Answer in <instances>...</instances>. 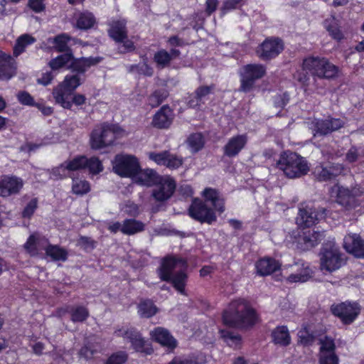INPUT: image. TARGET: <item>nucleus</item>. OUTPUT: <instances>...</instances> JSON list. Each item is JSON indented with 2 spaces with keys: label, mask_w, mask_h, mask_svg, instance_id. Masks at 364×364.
<instances>
[{
  "label": "nucleus",
  "mask_w": 364,
  "mask_h": 364,
  "mask_svg": "<svg viewBox=\"0 0 364 364\" xmlns=\"http://www.w3.org/2000/svg\"><path fill=\"white\" fill-rule=\"evenodd\" d=\"M339 68L333 64L325 57L309 55L304 58L300 66L294 74V77L301 86L306 90L309 83L310 77L314 79H333L338 76Z\"/></svg>",
  "instance_id": "3"
},
{
  "label": "nucleus",
  "mask_w": 364,
  "mask_h": 364,
  "mask_svg": "<svg viewBox=\"0 0 364 364\" xmlns=\"http://www.w3.org/2000/svg\"><path fill=\"white\" fill-rule=\"evenodd\" d=\"M323 26L333 39L338 42H341L344 39L345 36L341 31V22L334 16L326 18L323 21Z\"/></svg>",
  "instance_id": "30"
},
{
  "label": "nucleus",
  "mask_w": 364,
  "mask_h": 364,
  "mask_svg": "<svg viewBox=\"0 0 364 364\" xmlns=\"http://www.w3.org/2000/svg\"><path fill=\"white\" fill-rule=\"evenodd\" d=\"M141 170L138 159L134 155L117 154L113 161V171L124 178H135Z\"/></svg>",
  "instance_id": "8"
},
{
  "label": "nucleus",
  "mask_w": 364,
  "mask_h": 364,
  "mask_svg": "<svg viewBox=\"0 0 364 364\" xmlns=\"http://www.w3.org/2000/svg\"><path fill=\"white\" fill-rule=\"evenodd\" d=\"M316 213L309 208H300L296 218V223L304 228H309L317 221Z\"/></svg>",
  "instance_id": "32"
},
{
  "label": "nucleus",
  "mask_w": 364,
  "mask_h": 364,
  "mask_svg": "<svg viewBox=\"0 0 364 364\" xmlns=\"http://www.w3.org/2000/svg\"><path fill=\"white\" fill-rule=\"evenodd\" d=\"M180 264L182 267H187V260L181 257L174 255H166L162 258L160 265L156 269L159 279L163 282H168L171 276L174 274L173 270Z\"/></svg>",
  "instance_id": "16"
},
{
  "label": "nucleus",
  "mask_w": 364,
  "mask_h": 364,
  "mask_svg": "<svg viewBox=\"0 0 364 364\" xmlns=\"http://www.w3.org/2000/svg\"><path fill=\"white\" fill-rule=\"evenodd\" d=\"M331 313L338 318L343 325L353 323L360 314V306L356 301H346L333 304L330 307Z\"/></svg>",
  "instance_id": "10"
},
{
  "label": "nucleus",
  "mask_w": 364,
  "mask_h": 364,
  "mask_svg": "<svg viewBox=\"0 0 364 364\" xmlns=\"http://www.w3.org/2000/svg\"><path fill=\"white\" fill-rule=\"evenodd\" d=\"M204 200L193 198L188 208V214L196 221L211 225L217 220L216 213L219 215L225 210V200L220 191L208 187L202 193Z\"/></svg>",
  "instance_id": "2"
},
{
  "label": "nucleus",
  "mask_w": 364,
  "mask_h": 364,
  "mask_svg": "<svg viewBox=\"0 0 364 364\" xmlns=\"http://www.w3.org/2000/svg\"><path fill=\"white\" fill-rule=\"evenodd\" d=\"M283 41L278 37H268L258 46L256 54L263 61H269L277 58L283 50Z\"/></svg>",
  "instance_id": "12"
},
{
  "label": "nucleus",
  "mask_w": 364,
  "mask_h": 364,
  "mask_svg": "<svg viewBox=\"0 0 364 364\" xmlns=\"http://www.w3.org/2000/svg\"><path fill=\"white\" fill-rule=\"evenodd\" d=\"M72 191L75 195L83 196L90 191V184L86 180L73 178Z\"/></svg>",
  "instance_id": "46"
},
{
  "label": "nucleus",
  "mask_w": 364,
  "mask_h": 364,
  "mask_svg": "<svg viewBox=\"0 0 364 364\" xmlns=\"http://www.w3.org/2000/svg\"><path fill=\"white\" fill-rule=\"evenodd\" d=\"M345 171L344 166L331 161L319 163L312 170L315 179L319 182H326L335 179Z\"/></svg>",
  "instance_id": "13"
},
{
  "label": "nucleus",
  "mask_w": 364,
  "mask_h": 364,
  "mask_svg": "<svg viewBox=\"0 0 364 364\" xmlns=\"http://www.w3.org/2000/svg\"><path fill=\"white\" fill-rule=\"evenodd\" d=\"M71 37L65 33L56 35L54 37H50L47 39L48 43L53 45V49L58 53L73 52L69 46Z\"/></svg>",
  "instance_id": "29"
},
{
  "label": "nucleus",
  "mask_w": 364,
  "mask_h": 364,
  "mask_svg": "<svg viewBox=\"0 0 364 364\" xmlns=\"http://www.w3.org/2000/svg\"><path fill=\"white\" fill-rule=\"evenodd\" d=\"M23 181L16 176H4L0 180V196L6 198L18 194L23 188Z\"/></svg>",
  "instance_id": "20"
},
{
  "label": "nucleus",
  "mask_w": 364,
  "mask_h": 364,
  "mask_svg": "<svg viewBox=\"0 0 364 364\" xmlns=\"http://www.w3.org/2000/svg\"><path fill=\"white\" fill-rule=\"evenodd\" d=\"M127 23L124 21L117 20L112 21L109 24V28L107 30L108 36L115 43L119 41H123L127 38Z\"/></svg>",
  "instance_id": "27"
},
{
  "label": "nucleus",
  "mask_w": 364,
  "mask_h": 364,
  "mask_svg": "<svg viewBox=\"0 0 364 364\" xmlns=\"http://www.w3.org/2000/svg\"><path fill=\"white\" fill-rule=\"evenodd\" d=\"M96 23L95 18L91 12H82L76 20V27L80 30H88Z\"/></svg>",
  "instance_id": "40"
},
{
  "label": "nucleus",
  "mask_w": 364,
  "mask_h": 364,
  "mask_svg": "<svg viewBox=\"0 0 364 364\" xmlns=\"http://www.w3.org/2000/svg\"><path fill=\"white\" fill-rule=\"evenodd\" d=\"M70 320L73 323H83L90 316L88 309L84 306H72L70 309Z\"/></svg>",
  "instance_id": "39"
},
{
  "label": "nucleus",
  "mask_w": 364,
  "mask_h": 364,
  "mask_svg": "<svg viewBox=\"0 0 364 364\" xmlns=\"http://www.w3.org/2000/svg\"><path fill=\"white\" fill-rule=\"evenodd\" d=\"M72 58H73V52H68L52 58L49 61L48 65L52 70H58L67 65Z\"/></svg>",
  "instance_id": "42"
},
{
  "label": "nucleus",
  "mask_w": 364,
  "mask_h": 364,
  "mask_svg": "<svg viewBox=\"0 0 364 364\" xmlns=\"http://www.w3.org/2000/svg\"><path fill=\"white\" fill-rule=\"evenodd\" d=\"M299 343L304 346L311 345L315 339L314 336L306 328L301 330L298 333Z\"/></svg>",
  "instance_id": "60"
},
{
  "label": "nucleus",
  "mask_w": 364,
  "mask_h": 364,
  "mask_svg": "<svg viewBox=\"0 0 364 364\" xmlns=\"http://www.w3.org/2000/svg\"><path fill=\"white\" fill-rule=\"evenodd\" d=\"M272 342L281 347H287L291 343V338L287 326L282 325L275 327L271 332Z\"/></svg>",
  "instance_id": "26"
},
{
  "label": "nucleus",
  "mask_w": 364,
  "mask_h": 364,
  "mask_svg": "<svg viewBox=\"0 0 364 364\" xmlns=\"http://www.w3.org/2000/svg\"><path fill=\"white\" fill-rule=\"evenodd\" d=\"M267 73L266 66L260 63H250L243 66L240 73V91L249 93L255 87L257 80L262 78Z\"/></svg>",
  "instance_id": "7"
},
{
  "label": "nucleus",
  "mask_w": 364,
  "mask_h": 364,
  "mask_svg": "<svg viewBox=\"0 0 364 364\" xmlns=\"http://www.w3.org/2000/svg\"><path fill=\"white\" fill-rule=\"evenodd\" d=\"M85 169L87 168L92 174H98L103 171V165L102 161L97 156L87 158L85 156Z\"/></svg>",
  "instance_id": "47"
},
{
  "label": "nucleus",
  "mask_w": 364,
  "mask_h": 364,
  "mask_svg": "<svg viewBox=\"0 0 364 364\" xmlns=\"http://www.w3.org/2000/svg\"><path fill=\"white\" fill-rule=\"evenodd\" d=\"M281 264L274 258L264 257L255 262L257 274L261 277L270 275L280 269Z\"/></svg>",
  "instance_id": "25"
},
{
  "label": "nucleus",
  "mask_w": 364,
  "mask_h": 364,
  "mask_svg": "<svg viewBox=\"0 0 364 364\" xmlns=\"http://www.w3.org/2000/svg\"><path fill=\"white\" fill-rule=\"evenodd\" d=\"M151 338L161 346L173 351L178 346L176 339L165 328L156 327L150 333Z\"/></svg>",
  "instance_id": "22"
},
{
  "label": "nucleus",
  "mask_w": 364,
  "mask_h": 364,
  "mask_svg": "<svg viewBox=\"0 0 364 364\" xmlns=\"http://www.w3.org/2000/svg\"><path fill=\"white\" fill-rule=\"evenodd\" d=\"M322 237L323 233L319 231L304 229L296 238L297 248L302 251L309 250L318 245Z\"/></svg>",
  "instance_id": "18"
},
{
  "label": "nucleus",
  "mask_w": 364,
  "mask_h": 364,
  "mask_svg": "<svg viewBox=\"0 0 364 364\" xmlns=\"http://www.w3.org/2000/svg\"><path fill=\"white\" fill-rule=\"evenodd\" d=\"M332 192L336 193V202L348 210L359 205L358 198L363 193L360 187L348 188L338 183L332 187Z\"/></svg>",
  "instance_id": "11"
},
{
  "label": "nucleus",
  "mask_w": 364,
  "mask_h": 364,
  "mask_svg": "<svg viewBox=\"0 0 364 364\" xmlns=\"http://www.w3.org/2000/svg\"><path fill=\"white\" fill-rule=\"evenodd\" d=\"M183 160L181 157H179L175 154H171L168 151V157L166 161L165 166L169 169H177L182 166Z\"/></svg>",
  "instance_id": "61"
},
{
  "label": "nucleus",
  "mask_w": 364,
  "mask_h": 364,
  "mask_svg": "<svg viewBox=\"0 0 364 364\" xmlns=\"http://www.w3.org/2000/svg\"><path fill=\"white\" fill-rule=\"evenodd\" d=\"M117 43H121L117 47L118 53L120 54H126L128 53H132L135 50L136 46L134 43L128 38H125L123 41L117 42Z\"/></svg>",
  "instance_id": "62"
},
{
  "label": "nucleus",
  "mask_w": 364,
  "mask_h": 364,
  "mask_svg": "<svg viewBox=\"0 0 364 364\" xmlns=\"http://www.w3.org/2000/svg\"><path fill=\"white\" fill-rule=\"evenodd\" d=\"M133 349L136 352L143 353L146 355H151L154 353V349L150 343H147L142 337L141 333L137 336L135 340L131 342Z\"/></svg>",
  "instance_id": "43"
},
{
  "label": "nucleus",
  "mask_w": 364,
  "mask_h": 364,
  "mask_svg": "<svg viewBox=\"0 0 364 364\" xmlns=\"http://www.w3.org/2000/svg\"><path fill=\"white\" fill-rule=\"evenodd\" d=\"M219 334L223 341L230 347L238 348L242 345V336L228 329H220Z\"/></svg>",
  "instance_id": "38"
},
{
  "label": "nucleus",
  "mask_w": 364,
  "mask_h": 364,
  "mask_svg": "<svg viewBox=\"0 0 364 364\" xmlns=\"http://www.w3.org/2000/svg\"><path fill=\"white\" fill-rule=\"evenodd\" d=\"M36 41V39L32 36L25 33L20 36L16 41L15 45L13 48V55L15 57L19 56L23 52L26 48L33 44Z\"/></svg>",
  "instance_id": "37"
},
{
  "label": "nucleus",
  "mask_w": 364,
  "mask_h": 364,
  "mask_svg": "<svg viewBox=\"0 0 364 364\" xmlns=\"http://www.w3.org/2000/svg\"><path fill=\"white\" fill-rule=\"evenodd\" d=\"M68 169L65 168V161L57 167H54L50 171V177L54 180L63 179L68 177Z\"/></svg>",
  "instance_id": "59"
},
{
  "label": "nucleus",
  "mask_w": 364,
  "mask_h": 364,
  "mask_svg": "<svg viewBox=\"0 0 364 364\" xmlns=\"http://www.w3.org/2000/svg\"><path fill=\"white\" fill-rule=\"evenodd\" d=\"M145 225L143 222L134 218L125 219L122 225L121 232L127 235H133L144 231Z\"/></svg>",
  "instance_id": "33"
},
{
  "label": "nucleus",
  "mask_w": 364,
  "mask_h": 364,
  "mask_svg": "<svg viewBox=\"0 0 364 364\" xmlns=\"http://www.w3.org/2000/svg\"><path fill=\"white\" fill-rule=\"evenodd\" d=\"M259 321L260 316L257 309L248 299L244 297L230 301L221 314L224 326L240 331L250 330Z\"/></svg>",
  "instance_id": "1"
},
{
  "label": "nucleus",
  "mask_w": 364,
  "mask_h": 364,
  "mask_svg": "<svg viewBox=\"0 0 364 364\" xmlns=\"http://www.w3.org/2000/svg\"><path fill=\"white\" fill-rule=\"evenodd\" d=\"M188 282V274L184 270H179L171 276V279L168 280L173 287L177 290L181 294L186 295V286Z\"/></svg>",
  "instance_id": "35"
},
{
  "label": "nucleus",
  "mask_w": 364,
  "mask_h": 364,
  "mask_svg": "<svg viewBox=\"0 0 364 364\" xmlns=\"http://www.w3.org/2000/svg\"><path fill=\"white\" fill-rule=\"evenodd\" d=\"M247 141L248 137L246 134L232 136L223 148L224 156L228 158L237 156L246 146Z\"/></svg>",
  "instance_id": "21"
},
{
  "label": "nucleus",
  "mask_w": 364,
  "mask_h": 364,
  "mask_svg": "<svg viewBox=\"0 0 364 364\" xmlns=\"http://www.w3.org/2000/svg\"><path fill=\"white\" fill-rule=\"evenodd\" d=\"M213 89V85H201L199 86L194 92V94L191 96V98L188 101V105L191 107H200L202 100L204 97L208 96L212 92Z\"/></svg>",
  "instance_id": "34"
},
{
  "label": "nucleus",
  "mask_w": 364,
  "mask_h": 364,
  "mask_svg": "<svg viewBox=\"0 0 364 364\" xmlns=\"http://www.w3.org/2000/svg\"><path fill=\"white\" fill-rule=\"evenodd\" d=\"M16 74L15 61L11 55L0 50V80H9Z\"/></svg>",
  "instance_id": "24"
},
{
  "label": "nucleus",
  "mask_w": 364,
  "mask_h": 364,
  "mask_svg": "<svg viewBox=\"0 0 364 364\" xmlns=\"http://www.w3.org/2000/svg\"><path fill=\"white\" fill-rule=\"evenodd\" d=\"M175 114L168 105H164L154 114L151 126L157 129H168L174 120Z\"/></svg>",
  "instance_id": "17"
},
{
  "label": "nucleus",
  "mask_w": 364,
  "mask_h": 364,
  "mask_svg": "<svg viewBox=\"0 0 364 364\" xmlns=\"http://www.w3.org/2000/svg\"><path fill=\"white\" fill-rule=\"evenodd\" d=\"M122 132L123 129L115 124L104 122L96 126L90 134V149L99 151L114 146Z\"/></svg>",
  "instance_id": "4"
},
{
  "label": "nucleus",
  "mask_w": 364,
  "mask_h": 364,
  "mask_svg": "<svg viewBox=\"0 0 364 364\" xmlns=\"http://www.w3.org/2000/svg\"><path fill=\"white\" fill-rule=\"evenodd\" d=\"M312 272L309 267H304L303 271L299 273L291 274L288 277L289 282H305L311 277Z\"/></svg>",
  "instance_id": "55"
},
{
  "label": "nucleus",
  "mask_w": 364,
  "mask_h": 364,
  "mask_svg": "<svg viewBox=\"0 0 364 364\" xmlns=\"http://www.w3.org/2000/svg\"><path fill=\"white\" fill-rule=\"evenodd\" d=\"M318 362L319 364H339V358L336 353H321Z\"/></svg>",
  "instance_id": "64"
},
{
  "label": "nucleus",
  "mask_w": 364,
  "mask_h": 364,
  "mask_svg": "<svg viewBox=\"0 0 364 364\" xmlns=\"http://www.w3.org/2000/svg\"><path fill=\"white\" fill-rule=\"evenodd\" d=\"M167 157H168V151L166 150L161 152L153 151L149 154V159L159 166H165Z\"/></svg>",
  "instance_id": "63"
},
{
  "label": "nucleus",
  "mask_w": 364,
  "mask_h": 364,
  "mask_svg": "<svg viewBox=\"0 0 364 364\" xmlns=\"http://www.w3.org/2000/svg\"><path fill=\"white\" fill-rule=\"evenodd\" d=\"M344 126V122L339 118L328 116L325 119H315L311 122V129L315 136H324L338 131Z\"/></svg>",
  "instance_id": "15"
},
{
  "label": "nucleus",
  "mask_w": 364,
  "mask_h": 364,
  "mask_svg": "<svg viewBox=\"0 0 364 364\" xmlns=\"http://www.w3.org/2000/svg\"><path fill=\"white\" fill-rule=\"evenodd\" d=\"M43 240L48 243L44 248L46 255L50 257L53 261L65 262L68 259V252L66 249L58 245L50 244L47 238L43 239Z\"/></svg>",
  "instance_id": "31"
},
{
  "label": "nucleus",
  "mask_w": 364,
  "mask_h": 364,
  "mask_svg": "<svg viewBox=\"0 0 364 364\" xmlns=\"http://www.w3.org/2000/svg\"><path fill=\"white\" fill-rule=\"evenodd\" d=\"M138 314L141 318H149L158 312V308L149 299L141 300L137 306Z\"/></svg>",
  "instance_id": "36"
},
{
  "label": "nucleus",
  "mask_w": 364,
  "mask_h": 364,
  "mask_svg": "<svg viewBox=\"0 0 364 364\" xmlns=\"http://www.w3.org/2000/svg\"><path fill=\"white\" fill-rule=\"evenodd\" d=\"M43 239L45 238L41 239L34 234H31L23 245V247L30 255L35 256L38 253V245L40 244V241L43 240Z\"/></svg>",
  "instance_id": "48"
},
{
  "label": "nucleus",
  "mask_w": 364,
  "mask_h": 364,
  "mask_svg": "<svg viewBox=\"0 0 364 364\" xmlns=\"http://www.w3.org/2000/svg\"><path fill=\"white\" fill-rule=\"evenodd\" d=\"M77 245L84 251L90 252L96 248L97 242L90 237L80 235L77 240Z\"/></svg>",
  "instance_id": "56"
},
{
  "label": "nucleus",
  "mask_w": 364,
  "mask_h": 364,
  "mask_svg": "<svg viewBox=\"0 0 364 364\" xmlns=\"http://www.w3.org/2000/svg\"><path fill=\"white\" fill-rule=\"evenodd\" d=\"M168 97V92L165 90L158 89L154 90L148 97V104L152 107H159Z\"/></svg>",
  "instance_id": "45"
},
{
  "label": "nucleus",
  "mask_w": 364,
  "mask_h": 364,
  "mask_svg": "<svg viewBox=\"0 0 364 364\" xmlns=\"http://www.w3.org/2000/svg\"><path fill=\"white\" fill-rule=\"evenodd\" d=\"M336 345L333 338L329 336H325L324 339L321 341L320 354L321 353H336Z\"/></svg>",
  "instance_id": "58"
},
{
  "label": "nucleus",
  "mask_w": 364,
  "mask_h": 364,
  "mask_svg": "<svg viewBox=\"0 0 364 364\" xmlns=\"http://www.w3.org/2000/svg\"><path fill=\"white\" fill-rule=\"evenodd\" d=\"M320 256L322 270L332 272L341 267V255L334 242H324L321 249Z\"/></svg>",
  "instance_id": "9"
},
{
  "label": "nucleus",
  "mask_w": 364,
  "mask_h": 364,
  "mask_svg": "<svg viewBox=\"0 0 364 364\" xmlns=\"http://www.w3.org/2000/svg\"><path fill=\"white\" fill-rule=\"evenodd\" d=\"M82 83L80 75H67L64 80L53 89L52 95L56 104L63 108L71 109L69 98Z\"/></svg>",
  "instance_id": "6"
},
{
  "label": "nucleus",
  "mask_w": 364,
  "mask_h": 364,
  "mask_svg": "<svg viewBox=\"0 0 364 364\" xmlns=\"http://www.w3.org/2000/svg\"><path fill=\"white\" fill-rule=\"evenodd\" d=\"M102 60L103 58L100 56L75 58L73 55V58L70 60L68 69L78 75H84L88 68L97 65L101 63Z\"/></svg>",
  "instance_id": "19"
},
{
  "label": "nucleus",
  "mask_w": 364,
  "mask_h": 364,
  "mask_svg": "<svg viewBox=\"0 0 364 364\" xmlns=\"http://www.w3.org/2000/svg\"><path fill=\"white\" fill-rule=\"evenodd\" d=\"M18 102L22 105L35 107L37 102H35L33 96L27 91H19L16 95Z\"/></svg>",
  "instance_id": "57"
},
{
  "label": "nucleus",
  "mask_w": 364,
  "mask_h": 364,
  "mask_svg": "<svg viewBox=\"0 0 364 364\" xmlns=\"http://www.w3.org/2000/svg\"><path fill=\"white\" fill-rule=\"evenodd\" d=\"M188 144L193 152L200 151L205 145L204 138L201 133H194L188 139Z\"/></svg>",
  "instance_id": "53"
},
{
  "label": "nucleus",
  "mask_w": 364,
  "mask_h": 364,
  "mask_svg": "<svg viewBox=\"0 0 364 364\" xmlns=\"http://www.w3.org/2000/svg\"><path fill=\"white\" fill-rule=\"evenodd\" d=\"M163 176L159 175L155 170L151 168H146L139 171L138 175L135 177V180L141 185L148 187L154 186L159 183Z\"/></svg>",
  "instance_id": "28"
},
{
  "label": "nucleus",
  "mask_w": 364,
  "mask_h": 364,
  "mask_svg": "<svg viewBox=\"0 0 364 364\" xmlns=\"http://www.w3.org/2000/svg\"><path fill=\"white\" fill-rule=\"evenodd\" d=\"M159 181L154 186L156 188L152 190L151 197L155 201L164 203L168 200L176 192V181L168 175L163 176Z\"/></svg>",
  "instance_id": "14"
},
{
  "label": "nucleus",
  "mask_w": 364,
  "mask_h": 364,
  "mask_svg": "<svg viewBox=\"0 0 364 364\" xmlns=\"http://www.w3.org/2000/svg\"><path fill=\"white\" fill-rule=\"evenodd\" d=\"M38 208V198H32L24 206L21 212L23 219L31 220Z\"/></svg>",
  "instance_id": "49"
},
{
  "label": "nucleus",
  "mask_w": 364,
  "mask_h": 364,
  "mask_svg": "<svg viewBox=\"0 0 364 364\" xmlns=\"http://www.w3.org/2000/svg\"><path fill=\"white\" fill-rule=\"evenodd\" d=\"M129 72L136 73L139 75L151 77L154 75V68L146 62L131 65Z\"/></svg>",
  "instance_id": "52"
},
{
  "label": "nucleus",
  "mask_w": 364,
  "mask_h": 364,
  "mask_svg": "<svg viewBox=\"0 0 364 364\" xmlns=\"http://www.w3.org/2000/svg\"><path fill=\"white\" fill-rule=\"evenodd\" d=\"M279 169L290 178H298L306 175L309 168L304 158L295 152L284 151L277 162Z\"/></svg>",
  "instance_id": "5"
},
{
  "label": "nucleus",
  "mask_w": 364,
  "mask_h": 364,
  "mask_svg": "<svg viewBox=\"0 0 364 364\" xmlns=\"http://www.w3.org/2000/svg\"><path fill=\"white\" fill-rule=\"evenodd\" d=\"M343 247L355 257L364 258V240L359 235L349 234L345 236Z\"/></svg>",
  "instance_id": "23"
},
{
  "label": "nucleus",
  "mask_w": 364,
  "mask_h": 364,
  "mask_svg": "<svg viewBox=\"0 0 364 364\" xmlns=\"http://www.w3.org/2000/svg\"><path fill=\"white\" fill-rule=\"evenodd\" d=\"M140 334L141 333L135 327L133 326L127 328L126 329L120 328L114 331V335L116 336L127 339L130 343L135 340V338Z\"/></svg>",
  "instance_id": "50"
},
{
  "label": "nucleus",
  "mask_w": 364,
  "mask_h": 364,
  "mask_svg": "<svg viewBox=\"0 0 364 364\" xmlns=\"http://www.w3.org/2000/svg\"><path fill=\"white\" fill-rule=\"evenodd\" d=\"M85 156L79 155L74 157L71 160L65 161V168L68 169L69 171H76L85 169Z\"/></svg>",
  "instance_id": "51"
},
{
  "label": "nucleus",
  "mask_w": 364,
  "mask_h": 364,
  "mask_svg": "<svg viewBox=\"0 0 364 364\" xmlns=\"http://www.w3.org/2000/svg\"><path fill=\"white\" fill-rule=\"evenodd\" d=\"M153 60L156 63V68L159 70L169 67L171 63V55L165 49L157 50L154 55Z\"/></svg>",
  "instance_id": "41"
},
{
  "label": "nucleus",
  "mask_w": 364,
  "mask_h": 364,
  "mask_svg": "<svg viewBox=\"0 0 364 364\" xmlns=\"http://www.w3.org/2000/svg\"><path fill=\"white\" fill-rule=\"evenodd\" d=\"M129 359L126 351L118 350L112 353L104 362V364H125Z\"/></svg>",
  "instance_id": "54"
},
{
  "label": "nucleus",
  "mask_w": 364,
  "mask_h": 364,
  "mask_svg": "<svg viewBox=\"0 0 364 364\" xmlns=\"http://www.w3.org/2000/svg\"><path fill=\"white\" fill-rule=\"evenodd\" d=\"M360 157H364V146L353 145L345 155V161L348 164H353Z\"/></svg>",
  "instance_id": "44"
}]
</instances>
